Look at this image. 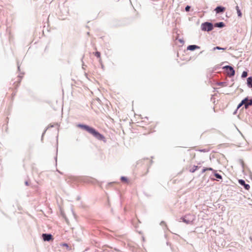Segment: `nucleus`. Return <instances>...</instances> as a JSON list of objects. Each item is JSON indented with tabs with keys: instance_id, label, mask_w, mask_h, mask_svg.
<instances>
[{
	"instance_id": "1",
	"label": "nucleus",
	"mask_w": 252,
	"mask_h": 252,
	"mask_svg": "<svg viewBox=\"0 0 252 252\" xmlns=\"http://www.w3.org/2000/svg\"><path fill=\"white\" fill-rule=\"evenodd\" d=\"M78 127L85 130L90 134H92L98 140L105 141V137L96 131L94 128L85 125H78Z\"/></svg>"
},
{
	"instance_id": "2",
	"label": "nucleus",
	"mask_w": 252,
	"mask_h": 252,
	"mask_svg": "<svg viewBox=\"0 0 252 252\" xmlns=\"http://www.w3.org/2000/svg\"><path fill=\"white\" fill-rule=\"evenodd\" d=\"M147 120L148 121V124L145 126L142 125L141 126L145 127L148 130V133H149L154 131L156 124L154 122L148 121V119H147Z\"/></svg>"
},
{
	"instance_id": "3",
	"label": "nucleus",
	"mask_w": 252,
	"mask_h": 252,
	"mask_svg": "<svg viewBox=\"0 0 252 252\" xmlns=\"http://www.w3.org/2000/svg\"><path fill=\"white\" fill-rule=\"evenodd\" d=\"M213 28V25L210 23L206 22L202 24L201 25L202 30L204 31H210L212 30Z\"/></svg>"
},
{
	"instance_id": "4",
	"label": "nucleus",
	"mask_w": 252,
	"mask_h": 252,
	"mask_svg": "<svg viewBox=\"0 0 252 252\" xmlns=\"http://www.w3.org/2000/svg\"><path fill=\"white\" fill-rule=\"evenodd\" d=\"M249 101V99L248 98H245L243 99L241 102L238 105L237 108H239L241 106H242L243 105H245V108H247L249 106L252 105V100H250L249 103H247L246 102H248Z\"/></svg>"
},
{
	"instance_id": "5",
	"label": "nucleus",
	"mask_w": 252,
	"mask_h": 252,
	"mask_svg": "<svg viewBox=\"0 0 252 252\" xmlns=\"http://www.w3.org/2000/svg\"><path fill=\"white\" fill-rule=\"evenodd\" d=\"M225 68L227 69V74L230 76H233L234 75L235 71L231 66H226Z\"/></svg>"
},
{
	"instance_id": "6",
	"label": "nucleus",
	"mask_w": 252,
	"mask_h": 252,
	"mask_svg": "<svg viewBox=\"0 0 252 252\" xmlns=\"http://www.w3.org/2000/svg\"><path fill=\"white\" fill-rule=\"evenodd\" d=\"M42 238L44 241H49L53 240L52 235L51 234H43Z\"/></svg>"
},
{
	"instance_id": "7",
	"label": "nucleus",
	"mask_w": 252,
	"mask_h": 252,
	"mask_svg": "<svg viewBox=\"0 0 252 252\" xmlns=\"http://www.w3.org/2000/svg\"><path fill=\"white\" fill-rule=\"evenodd\" d=\"M238 182L240 184L243 186L245 189L247 190H249L250 189V186L248 184H245V182L244 180L240 179L239 180Z\"/></svg>"
},
{
	"instance_id": "8",
	"label": "nucleus",
	"mask_w": 252,
	"mask_h": 252,
	"mask_svg": "<svg viewBox=\"0 0 252 252\" xmlns=\"http://www.w3.org/2000/svg\"><path fill=\"white\" fill-rule=\"evenodd\" d=\"M200 47L197 45H189L187 47V50L193 51L195 49H199Z\"/></svg>"
},
{
	"instance_id": "9",
	"label": "nucleus",
	"mask_w": 252,
	"mask_h": 252,
	"mask_svg": "<svg viewBox=\"0 0 252 252\" xmlns=\"http://www.w3.org/2000/svg\"><path fill=\"white\" fill-rule=\"evenodd\" d=\"M217 13L222 12L225 10V8L221 6H218L215 9Z\"/></svg>"
},
{
	"instance_id": "10",
	"label": "nucleus",
	"mask_w": 252,
	"mask_h": 252,
	"mask_svg": "<svg viewBox=\"0 0 252 252\" xmlns=\"http://www.w3.org/2000/svg\"><path fill=\"white\" fill-rule=\"evenodd\" d=\"M247 84L249 87L252 88V77H250L247 79Z\"/></svg>"
},
{
	"instance_id": "11",
	"label": "nucleus",
	"mask_w": 252,
	"mask_h": 252,
	"mask_svg": "<svg viewBox=\"0 0 252 252\" xmlns=\"http://www.w3.org/2000/svg\"><path fill=\"white\" fill-rule=\"evenodd\" d=\"M198 169V166H193L192 167H190V168H189V171L190 172H192V173H193L197 169Z\"/></svg>"
},
{
	"instance_id": "12",
	"label": "nucleus",
	"mask_w": 252,
	"mask_h": 252,
	"mask_svg": "<svg viewBox=\"0 0 252 252\" xmlns=\"http://www.w3.org/2000/svg\"><path fill=\"white\" fill-rule=\"evenodd\" d=\"M236 9L237 10V14H238V16L239 17H241L242 16V13L240 11V9H239V7L238 6H236Z\"/></svg>"
},
{
	"instance_id": "13",
	"label": "nucleus",
	"mask_w": 252,
	"mask_h": 252,
	"mask_svg": "<svg viewBox=\"0 0 252 252\" xmlns=\"http://www.w3.org/2000/svg\"><path fill=\"white\" fill-rule=\"evenodd\" d=\"M94 55L95 56H96L97 58L99 59V61H101V57H100V53L99 52H95L94 53Z\"/></svg>"
},
{
	"instance_id": "14",
	"label": "nucleus",
	"mask_w": 252,
	"mask_h": 252,
	"mask_svg": "<svg viewBox=\"0 0 252 252\" xmlns=\"http://www.w3.org/2000/svg\"><path fill=\"white\" fill-rule=\"evenodd\" d=\"M121 181L123 182H125V183H128V179L126 177H122L121 178Z\"/></svg>"
},
{
	"instance_id": "15",
	"label": "nucleus",
	"mask_w": 252,
	"mask_h": 252,
	"mask_svg": "<svg viewBox=\"0 0 252 252\" xmlns=\"http://www.w3.org/2000/svg\"><path fill=\"white\" fill-rule=\"evenodd\" d=\"M216 26L218 27H220V28H222V27H223L224 25V23L223 22H220V23H217L216 24Z\"/></svg>"
},
{
	"instance_id": "16",
	"label": "nucleus",
	"mask_w": 252,
	"mask_h": 252,
	"mask_svg": "<svg viewBox=\"0 0 252 252\" xmlns=\"http://www.w3.org/2000/svg\"><path fill=\"white\" fill-rule=\"evenodd\" d=\"M208 170H209V171H213L214 170L213 169V168H211V167H209V168H204L203 170H202V173H204L205 172H206V171H208Z\"/></svg>"
},
{
	"instance_id": "17",
	"label": "nucleus",
	"mask_w": 252,
	"mask_h": 252,
	"mask_svg": "<svg viewBox=\"0 0 252 252\" xmlns=\"http://www.w3.org/2000/svg\"><path fill=\"white\" fill-rule=\"evenodd\" d=\"M213 49H214V50H215L216 49L225 50L226 49V48H221L219 46H217V47H214Z\"/></svg>"
},
{
	"instance_id": "18",
	"label": "nucleus",
	"mask_w": 252,
	"mask_h": 252,
	"mask_svg": "<svg viewBox=\"0 0 252 252\" xmlns=\"http://www.w3.org/2000/svg\"><path fill=\"white\" fill-rule=\"evenodd\" d=\"M248 73L246 71H243L242 74V78H245L247 76Z\"/></svg>"
},
{
	"instance_id": "19",
	"label": "nucleus",
	"mask_w": 252,
	"mask_h": 252,
	"mask_svg": "<svg viewBox=\"0 0 252 252\" xmlns=\"http://www.w3.org/2000/svg\"><path fill=\"white\" fill-rule=\"evenodd\" d=\"M215 176L218 178V179H222V177L220 175L218 174V173H215Z\"/></svg>"
},
{
	"instance_id": "20",
	"label": "nucleus",
	"mask_w": 252,
	"mask_h": 252,
	"mask_svg": "<svg viewBox=\"0 0 252 252\" xmlns=\"http://www.w3.org/2000/svg\"><path fill=\"white\" fill-rule=\"evenodd\" d=\"M189 9H190V6H186V7L185 8L186 11H189Z\"/></svg>"
},
{
	"instance_id": "21",
	"label": "nucleus",
	"mask_w": 252,
	"mask_h": 252,
	"mask_svg": "<svg viewBox=\"0 0 252 252\" xmlns=\"http://www.w3.org/2000/svg\"><path fill=\"white\" fill-rule=\"evenodd\" d=\"M183 221L187 223H189V221L187 220H185V219H183Z\"/></svg>"
},
{
	"instance_id": "22",
	"label": "nucleus",
	"mask_w": 252,
	"mask_h": 252,
	"mask_svg": "<svg viewBox=\"0 0 252 252\" xmlns=\"http://www.w3.org/2000/svg\"><path fill=\"white\" fill-rule=\"evenodd\" d=\"M200 152H206L207 151H206L205 149H203V150H199Z\"/></svg>"
},
{
	"instance_id": "23",
	"label": "nucleus",
	"mask_w": 252,
	"mask_h": 252,
	"mask_svg": "<svg viewBox=\"0 0 252 252\" xmlns=\"http://www.w3.org/2000/svg\"><path fill=\"white\" fill-rule=\"evenodd\" d=\"M63 246H64V247H68L67 244H65H65H63Z\"/></svg>"
},
{
	"instance_id": "24",
	"label": "nucleus",
	"mask_w": 252,
	"mask_h": 252,
	"mask_svg": "<svg viewBox=\"0 0 252 252\" xmlns=\"http://www.w3.org/2000/svg\"><path fill=\"white\" fill-rule=\"evenodd\" d=\"M25 184H26L27 186H28V185H29V183H28V182H27H27H25Z\"/></svg>"
},
{
	"instance_id": "25",
	"label": "nucleus",
	"mask_w": 252,
	"mask_h": 252,
	"mask_svg": "<svg viewBox=\"0 0 252 252\" xmlns=\"http://www.w3.org/2000/svg\"><path fill=\"white\" fill-rule=\"evenodd\" d=\"M250 100H249V101H248V102H246V103H249Z\"/></svg>"
}]
</instances>
